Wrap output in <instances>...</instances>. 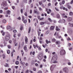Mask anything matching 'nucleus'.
Returning <instances> with one entry per match:
<instances>
[{
  "mask_svg": "<svg viewBox=\"0 0 73 73\" xmlns=\"http://www.w3.org/2000/svg\"><path fill=\"white\" fill-rule=\"evenodd\" d=\"M44 55L42 53H40L38 56V57L39 60H42L43 58Z\"/></svg>",
  "mask_w": 73,
  "mask_h": 73,
  "instance_id": "f257e3e1",
  "label": "nucleus"
},
{
  "mask_svg": "<svg viewBox=\"0 0 73 73\" xmlns=\"http://www.w3.org/2000/svg\"><path fill=\"white\" fill-rule=\"evenodd\" d=\"M57 60V55H54L52 57L51 61H56Z\"/></svg>",
  "mask_w": 73,
  "mask_h": 73,
  "instance_id": "f03ea898",
  "label": "nucleus"
},
{
  "mask_svg": "<svg viewBox=\"0 0 73 73\" xmlns=\"http://www.w3.org/2000/svg\"><path fill=\"white\" fill-rule=\"evenodd\" d=\"M60 53L61 55H64L65 54V51L64 49L60 51Z\"/></svg>",
  "mask_w": 73,
  "mask_h": 73,
  "instance_id": "7ed1b4c3",
  "label": "nucleus"
},
{
  "mask_svg": "<svg viewBox=\"0 0 73 73\" xmlns=\"http://www.w3.org/2000/svg\"><path fill=\"white\" fill-rule=\"evenodd\" d=\"M63 71L66 73H68V69L66 67L64 68L63 69Z\"/></svg>",
  "mask_w": 73,
  "mask_h": 73,
  "instance_id": "20e7f679",
  "label": "nucleus"
},
{
  "mask_svg": "<svg viewBox=\"0 0 73 73\" xmlns=\"http://www.w3.org/2000/svg\"><path fill=\"white\" fill-rule=\"evenodd\" d=\"M61 16L63 18H67L68 17L65 15V14L63 13L61 14Z\"/></svg>",
  "mask_w": 73,
  "mask_h": 73,
  "instance_id": "39448f33",
  "label": "nucleus"
},
{
  "mask_svg": "<svg viewBox=\"0 0 73 73\" xmlns=\"http://www.w3.org/2000/svg\"><path fill=\"white\" fill-rule=\"evenodd\" d=\"M3 7H6V6L7 5V3L6 1L3 2Z\"/></svg>",
  "mask_w": 73,
  "mask_h": 73,
  "instance_id": "423d86ee",
  "label": "nucleus"
},
{
  "mask_svg": "<svg viewBox=\"0 0 73 73\" xmlns=\"http://www.w3.org/2000/svg\"><path fill=\"white\" fill-rule=\"evenodd\" d=\"M5 38L6 41H8L9 39V37L8 35H7L6 36Z\"/></svg>",
  "mask_w": 73,
  "mask_h": 73,
  "instance_id": "0eeeda50",
  "label": "nucleus"
},
{
  "mask_svg": "<svg viewBox=\"0 0 73 73\" xmlns=\"http://www.w3.org/2000/svg\"><path fill=\"white\" fill-rule=\"evenodd\" d=\"M55 28V26H52L50 28V31H53Z\"/></svg>",
  "mask_w": 73,
  "mask_h": 73,
  "instance_id": "6e6552de",
  "label": "nucleus"
},
{
  "mask_svg": "<svg viewBox=\"0 0 73 73\" xmlns=\"http://www.w3.org/2000/svg\"><path fill=\"white\" fill-rule=\"evenodd\" d=\"M67 20L68 21H71L72 20V18L71 17H68L67 19Z\"/></svg>",
  "mask_w": 73,
  "mask_h": 73,
  "instance_id": "1a4fd4ad",
  "label": "nucleus"
},
{
  "mask_svg": "<svg viewBox=\"0 0 73 73\" xmlns=\"http://www.w3.org/2000/svg\"><path fill=\"white\" fill-rule=\"evenodd\" d=\"M42 42V38L40 37L39 38V42L40 44H41Z\"/></svg>",
  "mask_w": 73,
  "mask_h": 73,
  "instance_id": "9d476101",
  "label": "nucleus"
},
{
  "mask_svg": "<svg viewBox=\"0 0 73 73\" xmlns=\"http://www.w3.org/2000/svg\"><path fill=\"white\" fill-rule=\"evenodd\" d=\"M56 45H60L61 44V42L59 41H57L56 42Z\"/></svg>",
  "mask_w": 73,
  "mask_h": 73,
  "instance_id": "9b49d317",
  "label": "nucleus"
},
{
  "mask_svg": "<svg viewBox=\"0 0 73 73\" xmlns=\"http://www.w3.org/2000/svg\"><path fill=\"white\" fill-rule=\"evenodd\" d=\"M25 40L26 44H27V42H28V38L27 36H25Z\"/></svg>",
  "mask_w": 73,
  "mask_h": 73,
  "instance_id": "f8f14e48",
  "label": "nucleus"
},
{
  "mask_svg": "<svg viewBox=\"0 0 73 73\" xmlns=\"http://www.w3.org/2000/svg\"><path fill=\"white\" fill-rule=\"evenodd\" d=\"M2 23L4 24H5L7 23V20L5 19H3L2 21Z\"/></svg>",
  "mask_w": 73,
  "mask_h": 73,
  "instance_id": "ddd939ff",
  "label": "nucleus"
},
{
  "mask_svg": "<svg viewBox=\"0 0 73 73\" xmlns=\"http://www.w3.org/2000/svg\"><path fill=\"white\" fill-rule=\"evenodd\" d=\"M24 49L25 50L26 52H27L28 50H27V46H25L24 47Z\"/></svg>",
  "mask_w": 73,
  "mask_h": 73,
  "instance_id": "4468645a",
  "label": "nucleus"
},
{
  "mask_svg": "<svg viewBox=\"0 0 73 73\" xmlns=\"http://www.w3.org/2000/svg\"><path fill=\"white\" fill-rule=\"evenodd\" d=\"M6 13L8 15H10V13H11V11L9 10H7L6 11Z\"/></svg>",
  "mask_w": 73,
  "mask_h": 73,
  "instance_id": "2eb2a0df",
  "label": "nucleus"
},
{
  "mask_svg": "<svg viewBox=\"0 0 73 73\" xmlns=\"http://www.w3.org/2000/svg\"><path fill=\"white\" fill-rule=\"evenodd\" d=\"M56 31H60V29L58 28V27L56 26Z\"/></svg>",
  "mask_w": 73,
  "mask_h": 73,
  "instance_id": "dca6fc26",
  "label": "nucleus"
},
{
  "mask_svg": "<svg viewBox=\"0 0 73 73\" xmlns=\"http://www.w3.org/2000/svg\"><path fill=\"white\" fill-rule=\"evenodd\" d=\"M15 52V50H13V52H11V57H13V53H14V52Z\"/></svg>",
  "mask_w": 73,
  "mask_h": 73,
  "instance_id": "f3484780",
  "label": "nucleus"
},
{
  "mask_svg": "<svg viewBox=\"0 0 73 73\" xmlns=\"http://www.w3.org/2000/svg\"><path fill=\"white\" fill-rule=\"evenodd\" d=\"M5 67H8V68H9V64L7 63H5V64L4 65Z\"/></svg>",
  "mask_w": 73,
  "mask_h": 73,
  "instance_id": "a211bd4d",
  "label": "nucleus"
},
{
  "mask_svg": "<svg viewBox=\"0 0 73 73\" xmlns=\"http://www.w3.org/2000/svg\"><path fill=\"white\" fill-rule=\"evenodd\" d=\"M56 17L58 19H60V16L58 14H57L56 15Z\"/></svg>",
  "mask_w": 73,
  "mask_h": 73,
  "instance_id": "6ab92c4d",
  "label": "nucleus"
},
{
  "mask_svg": "<svg viewBox=\"0 0 73 73\" xmlns=\"http://www.w3.org/2000/svg\"><path fill=\"white\" fill-rule=\"evenodd\" d=\"M31 27H30L29 28V33H30V32H31Z\"/></svg>",
  "mask_w": 73,
  "mask_h": 73,
  "instance_id": "aec40b11",
  "label": "nucleus"
},
{
  "mask_svg": "<svg viewBox=\"0 0 73 73\" xmlns=\"http://www.w3.org/2000/svg\"><path fill=\"white\" fill-rule=\"evenodd\" d=\"M20 64H22L23 65H24V64H25V62H22V61H21L20 62Z\"/></svg>",
  "mask_w": 73,
  "mask_h": 73,
  "instance_id": "412c9836",
  "label": "nucleus"
},
{
  "mask_svg": "<svg viewBox=\"0 0 73 73\" xmlns=\"http://www.w3.org/2000/svg\"><path fill=\"white\" fill-rule=\"evenodd\" d=\"M15 64L16 65H19V61H16L15 62Z\"/></svg>",
  "mask_w": 73,
  "mask_h": 73,
  "instance_id": "4be33fe9",
  "label": "nucleus"
},
{
  "mask_svg": "<svg viewBox=\"0 0 73 73\" xmlns=\"http://www.w3.org/2000/svg\"><path fill=\"white\" fill-rule=\"evenodd\" d=\"M48 20L50 21V22L51 23H52V20L50 18H48Z\"/></svg>",
  "mask_w": 73,
  "mask_h": 73,
  "instance_id": "5701e85b",
  "label": "nucleus"
},
{
  "mask_svg": "<svg viewBox=\"0 0 73 73\" xmlns=\"http://www.w3.org/2000/svg\"><path fill=\"white\" fill-rule=\"evenodd\" d=\"M69 24L70 25V27H73V24H71L70 23H69Z\"/></svg>",
  "mask_w": 73,
  "mask_h": 73,
  "instance_id": "b1692460",
  "label": "nucleus"
},
{
  "mask_svg": "<svg viewBox=\"0 0 73 73\" xmlns=\"http://www.w3.org/2000/svg\"><path fill=\"white\" fill-rule=\"evenodd\" d=\"M69 15L70 16H72L73 15V13L72 12H70L69 13Z\"/></svg>",
  "mask_w": 73,
  "mask_h": 73,
  "instance_id": "393cba45",
  "label": "nucleus"
},
{
  "mask_svg": "<svg viewBox=\"0 0 73 73\" xmlns=\"http://www.w3.org/2000/svg\"><path fill=\"white\" fill-rule=\"evenodd\" d=\"M37 48H38V49L39 50H41L42 49L41 48H40V47H38V46H37Z\"/></svg>",
  "mask_w": 73,
  "mask_h": 73,
  "instance_id": "a878e982",
  "label": "nucleus"
},
{
  "mask_svg": "<svg viewBox=\"0 0 73 73\" xmlns=\"http://www.w3.org/2000/svg\"><path fill=\"white\" fill-rule=\"evenodd\" d=\"M12 39V40H13V41L14 42V43L15 44V42L16 41V39H14V38H13Z\"/></svg>",
  "mask_w": 73,
  "mask_h": 73,
  "instance_id": "bb28decb",
  "label": "nucleus"
},
{
  "mask_svg": "<svg viewBox=\"0 0 73 73\" xmlns=\"http://www.w3.org/2000/svg\"><path fill=\"white\" fill-rule=\"evenodd\" d=\"M7 29H11V30H12L11 27V26H9L7 27Z\"/></svg>",
  "mask_w": 73,
  "mask_h": 73,
  "instance_id": "cd10ccee",
  "label": "nucleus"
},
{
  "mask_svg": "<svg viewBox=\"0 0 73 73\" xmlns=\"http://www.w3.org/2000/svg\"><path fill=\"white\" fill-rule=\"evenodd\" d=\"M45 24V23L44 22H40V25H44V24Z\"/></svg>",
  "mask_w": 73,
  "mask_h": 73,
  "instance_id": "c85d7f7f",
  "label": "nucleus"
},
{
  "mask_svg": "<svg viewBox=\"0 0 73 73\" xmlns=\"http://www.w3.org/2000/svg\"><path fill=\"white\" fill-rule=\"evenodd\" d=\"M7 54H9V53H10V50H7Z\"/></svg>",
  "mask_w": 73,
  "mask_h": 73,
  "instance_id": "c756f323",
  "label": "nucleus"
},
{
  "mask_svg": "<svg viewBox=\"0 0 73 73\" xmlns=\"http://www.w3.org/2000/svg\"><path fill=\"white\" fill-rule=\"evenodd\" d=\"M67 8H68V9H70V8H71V6L69 5H68L67 6Z\"/></svg>",
  "mask_w": 73,
  "mask_h": 73,
  "instance_id": "7c9ffc66",
  "label": "nucleus"
},
{
  "mask_svg": "<svg viewBox=\"0 0 73 73\" xmlns=\"http://www.w3.org/2000/svg\"><path fill=\"white\" fill-rule=\"evenodd\" d=\"M22 21H24L25 19V18L24 17V16H23L22 17Z\"/></svg>",
  "mask_w": 73,
  "mask_h": 73,
  "instance_id": "2f4dec72",
  "label": "nucleus"
},
{
  "mask_svg": "<svg viewBox=\"0 0 73 73\" xmlns=\"http://www.w3.org/2000/svg\"><path fill=\"white\" fill-rule=\"evenodd\" d=\"M23 23H25V24H26V23H27V20L26 19L25 20H24L23 21Z\"/></svg>",
  "mask_w": 73,
  "mask_h": 73,
  "instance_id": "473e14b6",
  "label": "nucleus"
},
{
  "mask_svg": "<svg viewBox=\"0 0 73 73\" xmlns=\"http://www.w3.org/2000/svg\"><path fill=\"white\" fill-rule=\"evenodd\" d=\"M23 26H21L20 28V30H21V31H22V30H23Z\"/></svg>",
  "mask_w": 73,
  "mask_h": 73,
  "instance_id": "72a5a7b5",
  "label": "nucleus"
},
{
  "mask_svg": "<svg viewBox=\"0 0 73 73\" xmlns=\"http://www.w3.org/2000/svg\"><path fill=\"white\" fill-rule=\"evenodd\" d=\"M52 42H55L56 41V39L54 38H53L52 39Z\"/></svg>",
  "mask_w": 73,
  "mask_h": 73,
  "instance_id": "f704fd0d",
  "label": "nucleus"
},
{
  "mask_svg": "<svg viewBox=\"0 0 73 73\" xmlns=\"http://www.w3.org/2000/svg\"><path fill=\"white\" fill-rule=\"evenodd\" d=\"M57 62H58L56 61H53V63L54 64H56V63H57Z\"/></svg>",
  "mask_w": 73,
  "mask_h": 73,
  "instance_id": "c9c22d12",
  "label": "nucleus"
},
{
  "mask_svg": "<svg viewBox=\"0 0 73 73\" xmlns=\"http://www.w3.org/2000/svg\"><path fill=\"white\" fill-rule=\"evenodd\" d=\"M3 58L5 59V55L4 54H3Z\"/></svg>",
  "mask_w": 73,
  "mask_h": 73,
  "instance_id": "e433bc0d",
  "label": "nucleus"
},
{
  "mask_svg": "<svg viewBox=\"0 0 73 73\" xmlns=\"http://www.w3.org/2000/svg\"><path fill=\"white\" fill-rule=\"evenodd\" d=\"M40 33L38 31V36H40Z\"/></svg>",
  "mask_w": 73,
  "mask_h": 73,
  "instance_id": "4c0bfd02",
  "label": "nucleus"
},
{
  "mask_svg": "<svg viewBox=\"0 0 73 73\" xmlns=\"http://www.w3.org/2000/svg\"><path fill=\"white\" fill-rule=\"evenodd\" d=\"M34 13H37V11H36L35 9H34Z\"/></svg>",
  "mask_w": 73,
  "mask_h": 73,
  "instance_id": "58836bf2",
  "label": "nucleus"
},
{
  "mask_svg": "<svg viewBox=\"0 0 73 73\" xmlns=\"http://www.w3.org/2000/svg\"><path fill=\"white\" fill-rule=\"evenodd\" d=\"M16 34L14 33V35H13V36L14 37H16Z\"/></svg>",
  "mask_w": 73,
  "mask_h": 73,
  "instance_id": "ea45409f",
  "label": "nucleus"
},
{
  "mask_svg": "<svg viewBox=\"0 0 73 73\" xmlns=\"http://www.w3.org/2000/svg\"><path fill=\"white\" fill-rule=\"evenodd\" d=\"M7 47H8V49H10V48H11V46H10V45H8Z\"/></svg>",
  "mask_w": 73,
  "mask_h": 73,
  "instance_id": "a19ab883",
  "label": "nucleus"
},
{
  "mask_svg": "<svg viewBox=\"0 0 73 73\" xmlns=\"http://www.w3.org/2000/svg\"><path fill=\"white\" fill-rule=\"evenodd\" d=\"M21 13H23V9H21Z\"/></svg>",
  "mask_w": 73,
  "mask_h": 73,
  "instance_id": "79ce46f5",
  "label": "nucleus"
},
{
  "mask_svg": "<svg viewBox=\"0 0 73 73\" xmlns=\"http://www.w3.org/2000/svg\"><path fill=\"white\" fill-rule=\"evenodd\" d=\"M62 4H65V0H63L62 2Z\"/></svg>",
  "mask_w": 73,
  "mask_h": 73,
  "instance_id": "37998d69",
  "label": "nucleus"
},
{
  "mask_svg": "<svg viewBox=\"0 0 73 73\" xmlns=\"http://www.w3.org/2000/svg\"><path fill=\"white\" fill-rule=\"evenodd\" d=\"M39 5H42V2H39Z\"/></svg>",
  "mask_w": 73,
  "mask_h": 73,
  "instance_id": "c03bdc74",
  "label": "nucleus"
},
{
  "mask_svg": "<svg viewBox=\"0 0 73 73\" xmlns=\"http://www.w3.org/2000/svg\"><path fill=\"white\" fill-rule=\"evenodd\" d=\"M49 31H47L46 32L45 34H46V35H48V34H49Z\"/></svg>",
  "mask_w": 73,
  "mask_h": 73,
  "instance_id": "a18cd8bd",
  "label": "nucleus"
},
{
  "mask_svg": "<svg viewBox=\"0 0 73 73\" xmlns=\"http://www.w3.org/2000/svg\"><path fill=\"white\" fill-rule=\"evenodd\" d=\"M12 40H9V42L10 44H12Z\"/></svg>",
  "mask_w": 73,
  "mask_h": 73,
  "instance_id": "49530a36",
  "label": "nucleus"
},
{
  "mask_svg": "<svg viewBox=\"0 0 73 73\" xmlns=\"http://www.w3.org/2000/svg\"><path fill=\"white\" fill-rule=\"evenodd\" d=\"M46 44H48L49 43L48 41L47 40H46Z\"/></svg>",
  "mask_w": 73,
  "mask_h": 73,
  "instance_id": "de8ad7c7",
  "label": "nucleus"
},
{
  "mask_svg": "<svg viewBox=\"0 0 73 73\" xmlns=\"http://www.w3.org/2000/svg\"><path fill=\"white\" fill-rule=\"evenodd\" d=\"M55 10H56V11H59V10H58V9H57L56 7H55Z\"/></svg>",
  "mask_w": 73,
  "mask_h": 73,
  "instance_id": "09e8293b",
  "label": "nucleus"
},
{
  "mask_svg": "<svg viewBox=\"0 0 73 73\" xmlns=\"http://www.w3.org/2000/svg\"><path fill=\"white\" fill-rule=\"evenodd\" d=\"M24 15L26 16H27V12H25L24 13Z\"/></svg>",
  "mask_w": 73,
  "mask_h": 73,
  "instance_id": "8fccbe9b",
  "label": "nucleus"
},
{
  "mask_svg": "<svg viewBox=\"0 0 73 73\" xmlns=\"http://www.w3.org/2000/svg\"><path fill=\"white\" fill-rule=\"evenodd\" d=\"M73 3V0H72L70 2V4H72Z\"/></svg>",
  "mask_w": 73,
  "mask_h": 73,
  "instance_id": "3c124183",
  "label": "nucleus"
},
{
  "mask_svg": "<svg viewBox=\"0 0 73 73\" xmlns=\"http://www.w3.org/2000/svg\"><path fill=\"white\" fill-rule=\"evenodd\" d=\"M13 32H14V33H16L17 32V31H16V30H13Z\"/></svg>",
  "mask_w": 73,
  "mask_h": 73,
  "instance_id": "603ef678",
  "label": "nucleus"
},
{
  "mask_svg": "<svg viewBox=\"0 0 73 73\" xmlns=\"http://www.w3.org/2000/svg\"><path fill=\"white\" fill-rule=\"evenodd\" d=\"M44 17H42L41 18H40V19H39V20H43V19H44Z\"/></svg>",
  "mask_w": 73,
  "mask_h": 73,
  "instance_id": "864d4df0",
  "label": "nucleus"
},
{
  "mask_svg": "<svg viewBox=\"0 0 73 73\" xmlns=\"http://www.w3.org/2000/svg\"><path fill=\"white\" fill-rule=\"evenodd\" d=\"M24 61H26V60H27V58H26V57H24Z\"/></svg>",
  "mask_w": 73,
  "mask_h": 73,
  "instance_id": "5fc2aeb1",
  "label": "nucleus"
},
{
  "mask_svg": "<svg viewBox=\"0 0 73 73\" xmlns=\"http://www.w3.org/2000/svg\"><path fill=\"white\" fill-rule=\"evenodd\" d=\"M28 72H29V70H26L25 72L26 73H28Z\"/></svg>",
  "mask_w": 73,
  "mask_h": 73,
  "instance_id": "6e6d98bb",
  "label": "nucleus"
},
{
  "mask_svg": "<svg viewBox=\"0 0 73 73\" xmlns=\"http://www.w3.org/2000/svg\"><path fill=\"white\" fill-rule=\"evenodd\" d=\"M8 9V7H5L4 8V10H7V9Z\"/></svg>",
  "mask_w": 73,
  "mask_h": 73,
  "instance_id": "4d7b16f0",
  "label": "nucleus"
},
{
  "mask_svg": "<svg viewBox=\"0 0 73 73\" xmlns=\"http://www.w3.org/2000/svg\"><path fill=\"white\" fill-rule=\"evenodd\" d=\"M17 19L20 20H21V17H19L18 18H17Z\"/></svg>",
  "mask_w": 73,
  "mask_h": 73,
  "instance_id": "13d9d810",
  "label": "nucleus"
},
{
  "mask_svg": "<svg viewBox=\"0 0 73 73\" xmlns=\"http://www.w3.org/2000/svg\"><path fill=\"white\" fill-rule=\"evenodd\" d=\"M33 46L35 48H36V47L37 46V45H36H36H35V44H33Z\"/></svg>",
  "mask_w": 73,
  "mask_h": 73,
  "instance_id": "bf43d9fd",
  "label": "nucleus"
},
{
  "mask_svg": "<svg viewBox=\"0 0 73 73\" xmlns=\"http://www.w3.org/2000/svg\"><path fill=\"white\" fill-rule=\"evenodd\" d=\"M37 73H42V71H39Z\"/></svg>",
  "mask_w": 73,
  "mask_h": 73,
  "instance_id": "052dcab7",
  "label": "nucleus"
},
{
  "mask_svg": "<svg viewBox=\"0 0 73 73\" xmlns=\"http://www.w3.org/2000/svg\"><path fill=\"white\" fill-rule=\"evenodd\" d=\"M33 70L34 71H36V68H33Z\"/></svg>",
  "mask_w": 73,
  "mask_h": 73,
  "instance_id": "680f3d73",
  "label": "nucleus"
},
{
  "mask_svg": "<svg viewBox=\"0 0 73 73\" xmlns=\"http://www.w3.org/2000/svg\"><path fill=\"white\" fill-rule=\"evenodd\" d=\"M44 58H45V59H46V55H44Z\"/></svg>",
  "mask_w": 73,
  "mask_h": 73,
  "instance_id": "e2e57ef3",
  "label": "nucleus"
},
{
  "mask_svg": "<svg viewBox=\"0 0 73 73\" xmlns=\"http://www.w3.org/2000/svg\"><path fill=\"white\" fill-rule=\"evenodd\" d=\"M21 35V34H20V33L19 34H18L17 35V36L18 37H20V36Z\"/></svg>",
  "mask_w": 73,
  "mask_h": 73,
  "instance_id": "0e129e2a",
  "label": "nucleus"
},
{
  "mask_svg": "<svg viewBox=\"0 0 73 73\" xmlns=\"http://www.w3.org/2000/svg\"><path fill=\"white\" fill-rule=\"evenodd\" d=\"M0 13H3V10H0Z\"/></svg>",
  "mask_w": 73,
  "mask_h": 73,
  "instance_id": "69168bd1",
  "label": "nucleus"
},
{
  "mask_svg": "<svg viewBox=\"0 0 73 73\" xmlns=\"http://www.w3.org/2000/svg\"><path fill=\"white\" fill-rule=\"evenodd\" d=\"M39 10H40V11H42V9L41 8V7H39Z\"/></svg>",
  "mask_w": 73,
  "mask_h": 73,
  "instance_id": "338daca9",
  "label": "nucleus"
},
{
  "mask_svg": "<svg viewBox=\"0 0 73 73\" xmlns=\"http://www.w3.org/2000/svg\"><path fill=\"white\" fill-rule=\"evenodd\" d=\"M19 56H17V60H19Z\"/></svg>",
  "mask_w": 73,
  "mask_h": 73,
  "instance_id": "774afa93",
  "label": "nucleus"
}]
</instances>
